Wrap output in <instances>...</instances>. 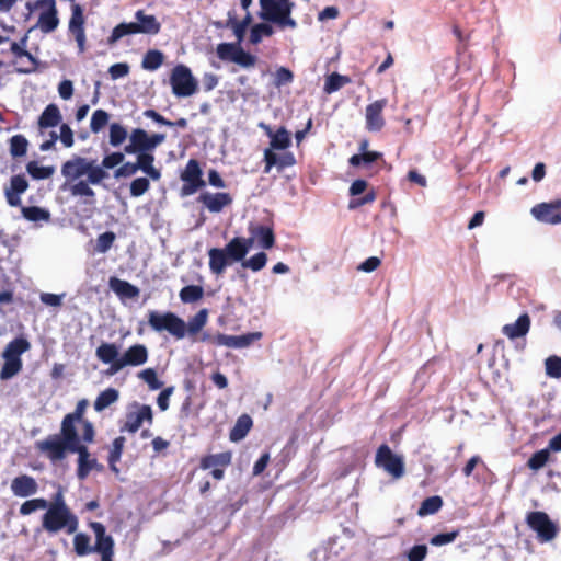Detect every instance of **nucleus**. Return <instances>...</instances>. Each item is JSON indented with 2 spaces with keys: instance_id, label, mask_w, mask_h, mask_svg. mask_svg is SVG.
<instances>
[{
  "instance_id": "nucleus-1",
  "label": "nucleus",
  "mask_w": 561,
  "mask_h": 561,
  "mask_svg": "<svg viewBox=\"0 0 561 561\" xmlns=\"http://www.w3.org/2000/svg\"><path fill=\"white\" fill-rule=\"evenodd\" d=\"M37 447L53 461L64 459L67 451L77 453L79 455L78 477L81 480L96 466V460L91 458L88 448L80 444L79 437L62 439L59 435H51L38 442Z\"/></svg>"
},
{
  "instance_id": "nucleus-2",
  "label": "nucleus",
  "mask_w": 561,
  "mask_h": 561,
  "mask_svg": "<svg viewBox=\"0 0 561 561\" xmlns=\"http://www.w3.org/2000/svg\"><path fill=\"white\" fill-rule=\"evenodd\" d=\"M90 527L95 535V545H91L90 537L84 533H78L73 537V549L79 557L98 552L101 554V561H113L114 539L106 534L103 524L99 522L90 523Z\"/></svg>"
},
{
  "instance_id": "nucleus-3",
  "label": "nucleus",
  "mask_w": 561,
  "mask_h": 561,
  "mask_svg": "<svg viewBox=\"0 0 561 561\" xmlns=\"http://www.w3.org/2000/svg\"><path fill=\"white\" fill-rule=\"evenodd\" d=\"M161 24L154 15L146 14L142 10L135 13L134 22H122L117 24L107 38L108 45H114L127 35L147 34L156 35L160 32Z\"/></svg>"
},
{
  "instance_id": "nucleus-4",
  "label": "nucleus",
  "mask_w": 561,
  "mask_h": 561,
  "mask_svg": "<svg viewBox=\"0 0 561 561\" xmlns=\"http://www.w3.org/2000/svg\"><path fill=\"white\" fill-rule=\"evenodd\" d=\"M261 11L260 19L273 23L280 30L296 28L297 22L291 18L295 3L291 0H259Z\"/></svg>"
},
{
  "instance_id": "nucleus-5",
  "label": "nucleus",
  "mask_w": 561,
  "mask_h": 561,
  "mask_svg": "<svg viewBox=\"0 0 561 561\" xmlns=\"http://www.w3.org/2000/svg\"><path fill=\"white\" fill-rule=\"evenodd\" d=\"M31 343L25 337L10 341L1 353L0 380L7 381L18 376L23 368L22 355L30 351Z\"/></svg>"
},
{
  "instance_id": "nucleus-6",
  "label": "nucleus",
  "mask_w": 561,
  "mask_h": 561,
  "mask_svg": "<svg viewBox=\"0 0 561 561\" xmlns=\"http://www.w3.org/2000/svg\"><path fill=\"white\" fill-rule=\"evenodd\" d=\"M88 407V400L82 399L77 403L76 410L72 413L67 414L60 428V437L62 439H73L79 437L78 426L81 425L83 430L82 440L84 443H91L94 438V428L91 422L83 420L84 411Z\"/></svg>"
},
{
  "instance_id": "nucleus-7",
  "label": "nucleus",
  "mask_w": 561,
  "mask_h": 561,
  "mask_svg": "<svg viewBox=\"0 0 561 561\" xmlns=\"http://www.w3.org/2000/svg\"><path fill=\"white\" fill-rule=\"evenodd\" d=\"M42 526L50 534H56L60 530H66L67 534H75L79 522L69 507H64L62 505L57 507L48 506L43 515Z\"/></svg>"
},
{
  "instance_id": "nucleus-8",
  "label": "nucleus",
  "mask_w": 561,
  "mask_h": 561,
  "mask_svg": "<svg viewBox=\"0 0 561 561\" xmlns=\"http://www.w3.org/2000/svg\"><path fill=\"white\" fill-rule=\"evenodd\" d=\"M148 323L156 332L168 331L171 335L181 340L186 335V323L172 312H149Z\"/></svg>"
},
{
  "instance_id": "nucleus-9",
  "label": "nucleus",
  "mask_w": 561,
  "mask_h": 561,
  "mask_svg": "<svg viewBox=\"0 0 561 561\" xmlns=\"http://www.w3.org/2000/svg\"><path fill=\"white\" fill-rule=\"evenodd\" d=\"M172 92L178 98H187L193 95L198 88L197 80L194 78L191 69L185 65H176L170 76Z\"/></svg>"
},
{
  "instance_id": "nucleus-10",
  "label": "nucleus",
  "mask_w": 561,
  "mask_h": 561,
  "mask_svg": "<svg viewBox=\"0 0 561 561\" xmlns=\"http://www.w3.org/2000/svg\"><path fill=\"white\" fill-rule=\"evenodd\" d=\"M248 248H211L209 251V267L211 272L221 274L224 270L244 259Z\"/></svg>"
},
{
  "instance_id": "nucleus-11",
  "label": "nucleus",
  "mask_w": 561,
  "mask_h": 561,
  "mask_svg": "<svg viewBox=\"0 0 561 561\" xmlns=\"http://www.w3.org/2000/svg\"><path fill=\"white\" fill-rule=\"evenodd\" d=\"M180 179L183 182V185L180 190L181 197L191 196L206 186V182L203 179V170L196 159H190L187 161L185 169L180 175Z\"/></svg>"
},
{
  "instance_id": "nucleus-12",
  "label": "nucleus",
  "mask_w": 561,
  "mask_h": 561,
  "mask_svg": "<svg viewBox=\"0 0 561 561\" xmlns=\"http://www.w3.org/2000/svg\"><path fill=\"white\" fill-rule=\"evenodd\" d=\"M375 463L383 469L393 479L404 476V459L402 456L392 453L389 446L381 445L376 454Z\"/></svg>"
},
{
  "instance_id": "nucleus-13",
  "label": "nucleus",
  "mask_w": 561,
  "mask_h": 561,
  "mask_svg": "<svg viewBox=\"0 0 561 561\" xmlns=\"http://www.w3.org/2000/svg\"><path fill=\"white\" fill-rule=\"evenodd\" d=\"M148 356V348L144 344L131 345L123 353L119 360L107 369V375L113 376L128 366H141L147 363Z\"/></svg>"
},
{
  "instance_id": "nucleus-14",
  "label": "nucleus",
  "mask_w": 561,
  "mask_h": 561,
  "mask_svg": "<svg viewBox=\"0 0 561 561\" xmlns=\"http://www.w3.org/2000/svg\"><path fill=\"white\" fill-rule=\"evenodd\" d=\"M528 526L537 533L540 541L548 542L556 538L558 526L545 512H531L527 515Z\"/></svg>"
},
{
  "instance_id": "nucleus-15",
  "label": "nucleus",
  "mask_w": 561,
  "mask_h": 561,
  "mask_svg": "<svg viewBox=\"0 0 561 561\" xmlns=\"http://www.w3.org/2000/svg\"><path fill=\"white\" fill-rule=\"evenodd\" d=\"M145 421L148 423L152 422L151 407L134 402L127 408L125 422L121 427V432L136 433Z\"/></svg>"
},
{
  "instance_id": "nucleus-16",
  "label": "nucleus",
  "mask_w": 561,
  "mask_h": 561,
  "mask_svg": "<svg viewBox=\"0 0 561 561\" xmlns=\"http://www.w3.org/2000/svg\"><path fill=\"white\" fill-rule=\"evenodd\" d=\"M248 239L234 238L226 245H274L275 237L273 229L261 224H251Z\"/></svg>"
},
{
  "instance_id": "nucleus-17",
  "label": "nucleus",
  "mask_w": 561,
  "mask_h": 561,
  "mask_svg": "<svg viewBox=\"0 0 561 561\" xmlns=\"http://www.w3.org/2000/svg\"><path fill=\"white\" fill-rule=\"evenodd\" d=\"M530 214L539 222L559 225L561 224V199L536 204L531 207Z\"/></svg>"
},
{
  "instance_id": "nucleus-18",
  "label": "nucleus",
  "mask_w": 561,
  "mask_h": 561,
  "mask_svg": "<svg viewBox=\"0 0 561 561\" xmlns=\"http://www.w3.org/2000/svg\"><path fill=\"white\" fill-rule=\"evenodd\" d=\"M90 159L73 156L61 165V174L66 179L61 190L66 191L68 184L79 180L83 175H88Z\"/></svg>"
},
{
  "instance_id": "nucleus-19",
  "label": "nucleus",
  "mask_w": 561,
  "mask_h": 561,
  "mask_svg": "<svg viewBox=\"0 0 561 561\" xmlns=\"http://www.w3.org/2000/svg\"><path fill=\"white\" fill-rule=\"evenodd\" d=\"M387 99H379L366 106L365 119L366 128L369 131H380L385 126V119L382 117V111L387 106Z\"/></svg>"
},
{
  "instance_id": "nucleus-20",
  "label": "nucleus",
  "mask_w": 561,
  "mask_h": 561,
  "mask_svg": "<svg viewBox=\"0 0 561 561\" xmlns=\"http://www.w3.org/2000/svg\"><path fill=\"white\" fill-rule=\"evenodd\" d=\"M262 337L261 332H251L243 335L217 334L214 336V343L220 346L231 348H244Z\"/></svg>"
},
{
  "instance_id": "nucleus-21",
  "label": "nucleus",
  "mask_w": 561,
  "mask_h": 561,
  "mask_svg": "<svg viewBox=\"0 0 561 561\" xmlns=\"http://www.w3.org/2000/svg\"><path fill=\"white\" fill-rule=\"evenodd\" d=\"M197 201L202 203L210 213H220L225 207L232 204V197L229 193L218 192H203Z\"/></svg>"
},
{
  "instance_id": "nucleus-22",
  "label": "nucleus",
  "mask_w": 561,
  "mask_h": 561,
  "mask_svg": "<svg viewBox=\"0 0 561 561\" xmlns=\"http://www.w3.org/2000/svg\"><path fill=\"white\" fill-rule=\"evenodd\" d=\"M28 188V182L23 174L11 176L10 186L4 190L7 203L11 207L21 206V195Z\"/></svg>"
},
{
  "instance_id": "nucleus-23",
  "label": "nucleus",
  "mask_w": 561,
  "mask_h": 561,
  "mask_svg": "<svg viewBox=\"0 0 561 561\" xmlns=\"http://www.w3.org/2000/svg\"><path fill=\"white\" fill-rule=\"evenodd\" d=\"M11 491L15 496L27 497L37 492V483L34 478L23 474L12 480Z\"/></svg>"
},
{
  "instance_id": "nucleus-24",
  "label": "nucleus",
  "mask_w": 561,
  "mask_h": 561,
  "mask_svg": "<svg viewBox=\"0 0 561 561\" xmlns=\"http://www.w3.org/2000/svg\"><path fill=\"white\" fill-rule=\"evenodd\" d=\"M529 329L530 318L527 313H524L515 322L503 325L502 333L510 340H515L525 336Z\"/></svg>"
},
{
  "instance_id": "nucleus-25",
  "label": "nucleus",
  "mask_w": 561,
  "mask_h": 561,
  "mask_svg": "<svg viewBox=\"0 0 561 561\" xmlns=\"http://www.w3.org/2000/svg\"><path fill=\"white\" fill-rule=\"evenodd\" d=\"M141 151H149L147 131L142 128H135L129 135V142L124 147V152L135 154Z\"/></svg>"
},
{
  "instance_id": "nucleus-26",
  "label": "nucleus",
  "mask_w": 561,
  "mask_h": 561,
  "mask_svg": "<svg viewBox=\"0 0 561 561\" xmlns=\"http://www.w3.org/2000/svg\"><path fill=\"white\" fill-rule=\"evenodd\" d=\"M260 126L266 130L271 138L272 149L286 150L291 145L290 133L284 126L279 127L275 133L272 131L270 126L264 125L263 123Z\"/></svg>"
},
{
  "instance_id": "nucleus-27",
  "label": "nucleus",
  "mask_w": 561,
  "mask_h": 561,
  "mask_svg": "<svg viewBox=\"0 0 561 561\" xmlns=\"http://www.w3.org/2000/svg\"><path fill=\"white\" fill-rule=\"evenodd\" d=\"M95 356L103 364L113 367L119 360V347L114 343L104 342L96 348Z\"/></svg>"
},
{
  "instance_id": "nucleus-28",
  "label": "nucleus",
  "mask_w": 561,
  "mask_h": 561,
  "mask_svg": "<svg viewBox=\"0 0 561 561\" xmlns=\"http://www.w3.org/2000/svg\"><path fill=\"white\" fill-rule=\"evenodd\" d=\"M61 114L56 104H48L38 117L39 128L56 127L61 122Z\"/></svg>"
},
{
  "instance_id": "nucleus-29",
  "label": "nucleus",
  "mask_w": 561,
  "mask_h": 561,
  "mask_svg": "<svg viewBox=\"0 0 561 561\" xmlns=\"http://www.w3.org/2000/svg\"><path fill=\"white\" fill-rule=\"evenodd\" d=\"M110 288L121 298L134 299L139 296V289L136 286L115 277L110 279Z\"/></svg>"
},
{
  "instance_id": "nucleus-30",
  "label": "nucleus",
  "mask_w": 561,
  "mask_h": 561,
  "mask_svg": "<svg viewBox=\"0 0 561 561\" xmlns=\"http://www.w3.org/2000/svg\"><path fill=\"white\" fill-rule=\"evenodd\" d=\"M252 21L251 14L248 12L242 21H238L234 11L228 12V24L232 28L234 36L239 43H242L247 33V28Z\"/></svg>"
},
{
  "instance_id": "nucleus-31",
  "label": "nucleus",
  "mask_w": 561,
  "mask_h": 561,
  "mask_svg": "<svg viewBox=\"0 0 561 561\" xmlns=\"http://www.w3.org/2000/svg\"><path fill=\"white\" fill-rule=\"evenodd\" d=\"M91 182L89 180H79L78 182L69 186V192L75 197H85L87 204H93L95 202V193L91 188Z\"/></svg>"
},
{
  "instance_id": "nucleus-32",
  "label": "nucleus",
  "mask_w": 561,
  "mask_h": 561,
  "mask_svg": "<svg viewBox=\"0 0 561 561\" xmlns=\"http://www.w3.org/2000/svg\"><path fill=\"white\" fill-rule=\"evenodd\" d=\"M119 398L118 390L114 388H107L104 391H102L94 401V410L96 412H101L115 403Z\"/></svg>"
},
{
  "instance_id": "nucleus-33",
  "label": "nucleus",
  "mask_w": 561,
  "mask_h": 561,
  "mask_svg": "<svg viewBox=\"0 0 561 561\" xmlns=\"http://www.w3.org/2000/svg\"><path fill=\"white\" fill-rule=\"evenodd\" d=\"M382 158V153L378 151H369L366 153H356L348 159L350 165L354 168H369L371 164Z\"/></svg>"
},
{
  "instance_id": "nucleus-34",
  "label": "nucleus",
  "mask_w": 561,
  "mask_h": 561,
  "mask_svg": "<svg viewBox=\"0 0 561 561\" xmlns=\"http://www.w3.org/2000/svg\"><path fill=\"white\" fill-rule=\"evenodd\" d=\"M26 171L34 180H46L55 173L54 165H39L37 161H28Z\"/></svg>"
},
{
  "instance_id": "nucleus-35",
  "label": "nucleus",
  "mask_w": 561,
  "mask_h": 561,
  "mask_svg": "<svg viewBox=\"0 0 561 561\" xmlns=\"http://www.w3.org/2000/svg\"><path fill=\"white\" fill-rule=\"evenodd\" d=\"M252 426V420L249 415H241L230 432V439L239 442L245 437Z\"/></svg>"
},
{
  "instance_id": "nucleus-36",
  "label": "nucleus",
  "mask_w": 561,
  "mask_h": 561,
  "mask_svg": "<svg viewBox=\"0 0 561 561\" xmlns=\"http://www.w3.org/2000/svg\"><path fill=\"white\" fill-rule=\"evenodd\" d=\"M59 24V18L57 11L51 12H41L38 16L37 27L41 28L43 33H51L54 32Z\"/></svg>"
},
{
  "instance_id": "nucleus-37",
  "label": "nucleus",
  "mask_w": 561,
  "mask_h": 561,
  "mask_svg": "<svg viewBox=\"0 0 561 561\" xmlns=\"http://www.w3.org/2000/svg\"><path fill=\"white\" fill-rule=\"evenodd\" d=\"M351 82V78L344 75H340L337 72H332L327 76L324 81L323 91L327 94H332L339 91L342 87Z\"/></svg>"
},
{
  "instance_id": "nucleus-38",
  "label": "nucleus",
  "mask_w": 561,
  "mask_h": 561,
  "mask_svg": "<svg viewBox=\"0 0 561 561\" xmlns=\"http://www.w3.org/2000/svg\"><path fill=\"white\" fill-rule=\"evenodd\" d=\"M9 145L10 154L12 156V158L16 159L22 158L26 154L30 144L24 135L18 134L13 135L9 139Z\"/></svg>"
},
{
  "instance_id": "nucleus-39",
  "label": "nucleus",
  "mask_w": 561,
  "mask_h": 561,
  "mask_svg": "<svg viewBox=\"0 0 561 561\" xmlns=\"http://www.w3.org/2000/svg\"><path fill=\"white\" fill-rule=\"evenodd\" d=\"M23 217L32 222L49 221L50 213L38 206H22L21 208Z\"/></svg>"
},
{
  "instance_id": "nucleus-40",
  "label": "nucleus",
  "mask_w": 561,
  "mask_h": 561,
  "mask_svg": "<svg viewBox=\"0 0 561 561\" xmlns=\"http://www.w3.org/2000/svg\"><path fill=\"white\" fill-rule=\"evenodd\" d=\"M273 33L274 30L268 22L256 23L250 30V43L257 45L262 42L263 37H270Z\"/></svg>"
},
{
  "instance_id": "nucleus-41",
  "label": "nucleus",
  "mask_w": 561,
  "mask_h": 561,
  "mask_svg": "<svg viewBox=\"0 0 561 561\" xmlns=\"http://www.w3.org/2000/svg\"><path fill=\"white\" fill-rule=\"evenodd\" d=\"M164 60V55L158 49L148 50L141 61V67L145 70L154 71L161 67Z\"/></svg>"
},
{
  "instance_id": "nucleus-42",
  "label": "nucleus",
  "mask_w": 561,
  "mask_h": 561,
  "mask_svg": "<svg viewBox=\"0 0 561 561\" xmlns=\"http://www.w3.org/2000/svg\"><path fill=\"white\" fill-rule=\"evenodd\" d=\"M240 44L238 41L234 43H220L216 47V55L217 57L222 61H234V58L237 56L238 49L240 47Z\"/></svg>"
},
{
  "instance_id": "nucleus-43",
  "label": "nucleus",
  "mask_w": 561,
  "mask_h": 561,
  "mask_svg": "<svg viewBox=\"0 0 561 561\" xmlns=\"http://www.w3.org/2000/svg\"><path fill=\"white\" fill-rule=\"evenodd\" d=\"M106 170L107 169L103 165L102 162L101 164H96V160L90 159L87 179L89 182H91L92 185H98L103 180L108 178V172Z\"/></svg>"
},
{
  "instance_id": "nucleus-44",
  "label": "nucleus",
  "mask_w": 561,
  "mask_h": 561,
  "mask_svg": "<svg viewBox=\"0 0 561 561\" xmlns=\"http://www.w3.org/2000/svg\"><path fill=\"white\" fill-rule=\"evenodd\" d=\"M68 28L71 34L85 32L83 10L80 4H72L71 7V16Z\"/></svg>"
},
{
  "instance_id": "nucleus-45",
  "label": "nucleus",
  "mask_w": 561,
  "mask_h": 561,
  "mask_svg": "<svg viewBox=\"0 0 561 561\" xmlns=\"http://www.w3.org/2000/svg\"><path fill=\"white\" fill-rule=\"evenodd\" d=\"M231 461V455L229 453H221L217 455H210L205 457L202 460L203 469H211V468H224L228 466Z\"/></svg>"
},
{
  "instance_id": "nucleus-46",
  "label": "nucleus",
  "mask_w": 561,
  "mask_h": 561,
  "mask_svg": "<svg viewBox=\"0 0 561 561\" xmlns=\"http://www.w3.org/2000/svg\"><path fill=\"white\" fill-rule=\"evenodd\" d=\"M208 311L206 309L199 310L186 324V333L188 335L197 334L207 323Z\"/></svg>"
},
{
  "instance_id": "nucleus-47",
  "label": "nucleus",
  "mask_w": 561,
  "mask_h": 561,
  "mask_svg": "<svg viewBox=\"0 0 561 561\" xmlns=\"http://www.w3.org/2000/svg\"><path fill=\"white\" fill-rule=\"evenodd\" d=\"M179 296L182 302L193 304L203 298L204 289L197 285L185 286L181 289Z\"/></svg>"
},
{
  "instance_id": "nucleus-48",
  "label": "nucleus",
  "mask_w": 561,
  "mask_h": 561,
  "mask_svg": "<svg viewBox=\"0 0 561 561\" xmlns=\"http://www.w3.org/2000/svg\"><path fill=\"white\" fill-rule=\"evenodd\" d=\"M442 505H443V500L440 499V496L427 497L422 502V504L417 511V514L420 516L435 514L436 512L439 511Z\"/></svg>"
},
{
  "instance_id": "nucleus-49",
  "label": "nucleus",
  "mask_w": 561,
  "mask_h": 561,
  "mask_svg": "<svg viewBox=\"0 0 561 561\" xmlns=\"http://www.w3.org/2000/svg\"><path fill=\"white\" fill-rule=\"evenodd\" d=\"M126 128L119 123H113L110 126V144L113 147L121 146L127 138Z\"/></svg>"
},
{
  "instance_id": "nucleus-50",
  "label": "nucleus",
  "mask_w": 561,
  "mask_h": 561,
  "mask_svg": "<svg viewBox=\"0 0 561 561\" xmlns=\"http://www.w3.org/2000/svg\"><path fill=\"white\" fill-rule=\"evenodd\" d=\"M125 445V437H116L113 442L112 449L108 456L111 469L117 472L116 462L121 459V455Z\"/></svg>"
},
{
  "instance_id": "nucleus-51",
  "label": "nucleus",
  "mask_w": 561,
  "mask_h": 561,
  "mask_svg": "<svg viewBox=\"0 0 561 561\" xmlns=\"http://www.w3.org/2000/svg\"><path fill=\"white\" fill-rule=\"evenodd\" d=\"M110 115L104 110H96L93 112L90 122V128L92 133H99L108 123Z\"/></svg>"
},
{
  "instance_id": "nucleus-52",
  "label": "nucleus",
  "mask_w": 561,
  "mask_h": 561,
  "mask_svg": "<svg viewBox=\"0 0 561 561\" xmlns=\"http://www.w3.org/2000/svg\"><path fill=\"white\" fill-rule=\"evenodd\" d=\"M138 377L144 380L151 390H158L162 388L163 383L157 377V373L153 368H147L138 373Z\"/></svg>"
},
{
  "instance_id": "nucleus-53",
  "label": "nucleus",
  "mask_w": 561,
  "mask_h": 561,
  "mask_svg": "<svg viewBox=\"0 0 561 561\" xmlns=\"http://www.w3.org/2000/svg\"><path fill=\"white\" fill-rule=\"evenodd\" d=\"M549 449L545 448L536 451L528 460V467L535 471L541 469L549 460Z\"/></svg>"
},
{
  "instance_id": "nucleus-54",
  "label": "nucleus",
  "mask_w": 561,
  "mask_h": 561,
  "mask_svg": "<svg viewBox=\"0 0 561 561\" xmlns=\"http://www.w3.org/2000/svg\"><path fill=\"white\" fill-rule=\"evenodd\" d=\"M48 502L45 499H33L24 502L20 507L22 515H30L37 510H46Z\"/></svg>"
},
{
  "instance_id": "nucleus-55",
  "label": "nucleus",
  "mask_w": 561,
  "mask_h": 561,
  "mask_svg": "<svg viewBox=\"0 0 561 561\" xmlns=\"http://www.w3.org/2000/svg\"><path fill=\"white\" fill-rule=\"evenodd\" d=\"M233 62L243 68H251L254 67L256 64V56L244 50L240 45Z\"/></svg>"
},
{
  "instance_id": "nucleus-56",
  "label": "nucleus",
  "mask_w": 561,
  "mask_h": 561,
  "mask_svg": "<svg viewBox=\"0 0 561 561\" xmlns=\"http://www.w3.org/2000/svg\"><path fill=\"white\" fill-rule=\"evenodd\" d=\"M293 80H294L293 71L286 67H279L276 69L273 83L276 88H280L285 84L291 83Z\"/></svg>"
},
{
  "instance_id": "nucleus-57",
  "label": "nucleus",
  "mask_w": 561,
  "mask_h": 561,
  "mask_svg": "<svg viewBox=\"0 0 561 561\" xmlns=\"http://www.w3.org/2000/svg\"><path fill=\"white\" fill-rule=\"evenodd\" d=\"M150 187V182L147 178L140 176L131 181L130 183V195L133 197H139L144 195Z\"/></svg>"
},
{
  "instance_id": "nucleus-58",
  "label": "nucleus",
  "mask_w": 561,
  "mask_h": 561,
  "mask_svg": "<svg viewBox=\"0 0 561 561\" xmlns=\"http://www.w3.org/2000/svg\"><path fill=\"white\" fill-rule=\"evenodd\" d=\"M546 374L551 378L561 377V357L550 356L546 359Z\"/></svg>"
},
{
  "instance_id": "nucleus-59",
  "label": "nucleus",
  "mask_w": 561,
  "mask_h": 561,
  "mask_svg": "<svg viewBox=\"0 0 561 561\" xmlns=\"http://www.w3.org/2000/svg\"><path fill=\"white\" fill-rule=\"evenodd\" d=\"M266 264V255L263 252H260L255 254L250 260L243 261L242 266L251 268L252 271L256 272L262 270Z\"/></svg>"
},
{
  "instance_id": "nucleus-60",
  "label": "nucleus",
  "mask_w": 561,
  "mask_h": 561,
  "mask_svg": "<svg viewBox=\"0 0 561 561\" xmlns=\"http://www.w3.org/2000/svg\"><path fill=\"white\" fill-rule=\"evenodd\" d=\"M129 65L127 62H116L108 68V75L112 80L126 77L129 73Z\"/></svg>"
},
{
  "instance_id": "nucleus-61",
  "label": "nucleus",
  "mask_w": 561,
  "mask_h": 561,
  "mask_svg": "<svg viewBox=\"0 0 561 561\" xmlns=\"http://www.w3.org/2000/svg\"><path fill=\"white\" fill-rule=\"evenodd\" d=\"M125 159V154L123 152L116 151L108 154H105L102 159L103 165L107 169H114L115 167L123 163Z\"/></svg>"
},
{
  "instance_id": "nucleus-62",
  "label": "nucleus",
  "mask_w": 561,
  "mask_h": 561,
  "mask_svg": "<svg viewBox=\"0 0 561 561\" xmlns=\"http://www.w3.org/2000/svg\"><path fill=\"white\" fill-rule=\"evenodd\" d=\"M138 170L139 169H138L136 162L135 163L125 162L114 171V178L115 179L129 178V176L134 175Z\"/></svg>"
},
{
  "instance_id": "nucleus-63",
  "label": "nucleus",
  "mask_w": 561,
  "mask_h": 561,
  "mask_svg": "<svg viewBox=\"0 0 561 561\" xmlns=\"http://www.w3.org/2000/svg\"><path fill=\"white\" fill-rule=\"evenodd\" d=\"M137 154V167L140 171H145L146 169L153 165L154 154L152 151H141Z\"/></svg>"
},
{
  "instance_id": "nucleus-64",
  "label": "nucleus",
  "mask_w": 561,
  "mask_h": 561,
  "mask_svg": "<svg viewBox=\"0 0 561 561\" xmlns=\"http://www.w3.org/2000/svg\"><path fill=\"white\" fill-rule=\"evenodd\" d=\"M427 554L425 545H416L410 549L407 557L409 561H423Z\"/></svg>"
}]
</instances>
